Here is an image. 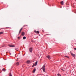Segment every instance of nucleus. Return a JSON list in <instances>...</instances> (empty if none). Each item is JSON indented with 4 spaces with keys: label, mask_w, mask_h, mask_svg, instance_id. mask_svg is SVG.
Listing matches in <instances>:
<instances>
[{
    "label": "nucleus",
    "mask_w": 76,
    "mask_h": 76,
    "mask_svg": "<svg viewBox=\"0 0 76 76\" xmlns=\"http://www.w3.org/2000/svg\"><path fill=\"white\" fill-rule=\"evenodd\" d=\"M31 63V61H30L28 60V61H27V62H26L27 64H29V63Z\"/></svg>",
    "instance_id": "nucleus-6"
},
{
    "label": "nucleus",
    "mask_w": 76,
    "mask_h": 76,
    "mask_svg": "<svg viewBox=\"0 0 76 76\" xmlns=\"http://www.w3.org/2000/svg\"><path fill=\"white\" fill-rule=\"evenodd\" d=\"M65 57H67V58H69V57H68L67 56H64Z\"/></svg>",
    "instance_id": "nucleus-19"
},
{
    "label": "nucleus",
    "mask_w": 76,
    "mask_h": 76,
    "mask_svg": "<svg viewBox=\"0 0 76 76\" xmlns=\"http://www.w3.org/2000/svg\"><path fill=\"white\" fill-rule=\"evenodd\" d=\"M16 66H19V62H17L16 64Z\"/></svg>",
    "instance_id": "nucleus-10"
},
{
    "label": "nucleus",
    "mask_w": 76,
    "mask_h": 76,
    "mask_svg": "<svg viewBox=\"0 0 76 76\" xmlns=\"http://www.w3.org/2000/svg\"><path fill=\"white\" fill-rule=\"evenodd\" d=\"M57 75L58 76H61V75L60 74H58Z\"/></svg>",
    "instance_id": "nucleus-20"
},
{
    "label": "nucleus",
    "mask_w": 76,
    "mask_h": 76,
    "mask_svg": "<svg viewBox=\"0 0 76 76\" xmlns=\"http://www.w3.org/2000/svg\"><path fill=\"white\" fill-rule=\"evenodd\" d=\"M2 70L4 72H5L6 71V70L5 69H4V68L2 69Z\"/></svg>",
    "instance_id": "nucleus-15"
},
{
    "label": "nucleus",
    "mask_w": 76,
    "mask_h": 76,
    "mask_svg": "<svg viewBox=\"0 0 76 76\" xmlns=\"http://www.w3.org/2000/svg\"><path fill=\"white\" fill-rule=\"evenodd\" d=\"M47 58H48L49 59V60H50V59H51V58L50 56H46Z\"/></svg>",
    "instance_id": "nucleus-4"
},
{
    "label": "nucleus",
    "mask_w": 76,
    "mask_h": 76,
    "mask_svg": "<svg viewBox=\"0 0 76 76\" xmlns=\"http://www.w3.org/2000/svg\"><path fill=\"white\" fill-rule=\"evenodd\" d=\"M28 26V25H24L23 26V27H25V26Z\"/></svg>",
    "instance_id": "nucleus-21"
},
{
    "label": "nucleus",
    "mask_w": 76,
    "mask_h": 76,
    "mask_svg": "<svg viewBox=\"0 0 76 76\" xmlns=\"http://www.w3.org/2000/svg\"><path fill=\"white\" fill-rule=\"evenodd\" d=\"M9 46L10 47H15V46L14 45H9Z\"/></svg>",
    "instance_id": "nucleus-7"
},
{
    "label": "nucleus",
    "mask_w": 76,
    "mask_h": 76,
    "mask_svg": "<svg viewBox=\"0 0 76 76\" xmlns=\"http://www.w3.org/2000/svg\"><path fill=\"white\" fill-rule=\"evenodd\" d=\"M63 1H62L61 2V5H63V4H64V2Z\"/></svg>",
    "instance_id": "nucleus-9"
},
{
    "label": "nucleus",
    "mask_w": 76,
    "mask_h": 76,
    "mask_svg": "<svg viewBox=\"0 0 76 76\" xmlns=\"http://www.w3.org/2000/svg\"><path fill=\"white\" fill-rule=\"evenodd\" d=\"M21 35H22L23 36H24L25 35V32H22V33Z\"/></svg>",
    "instance_id": "nucleus-12"
},
{
    "label": "nucleus",
    "mask_w": 76,
    "mask_h": 76,
    "mask_svg": "<svg viewBox=\"0 0 76 76\" xmlns=\"http://www.w3.org/2000/svg\"><path fill=\"white\" fill-rule=\"evenodd\" d=\"M7 53V52H6V53Z\"/></svg>",
    "instance_id": "nucleus-24"
},
{
    "label": "nucleus",
    "mask_w": 76,
    "mask_h": 76,
    "mask_svg": "<svg viewBox=\"0 0 76 76\" xmlns=\"http://www.w3.org/2000/svg\"><path fill=\"white\" fill-rule=\"evenodd\" d=\"M3 34V33L2 32H0V35H1V34Z\"/></svg>",
    "instance_id": "nucleus-18"
},
{
    "label": "nucleus",
    "mask_w": 76,
    "mask_h": 76,
    "mask_svg": "<svg viewBox=\"0 0 76 76\" xmlns=\"http://www.w3.org/2000/svg\"><path fill=\"white\" fill-rule=\"evenodd\" d=\"M74 49L75 50H76V48H75Z\"/></svg>",
    "instance_id": "nucleus-23"
},
{
    "label": "nucleus",
    "mask_w": 76,
    "mask_h": 76,
    "mask_svg": "<svg viewBox=\"0 0 76 76\" xmlns=\"http://www.w3.org/2000/svg\"><path fill=\"white\" fill-rule=\"evenodd\" d=\"M9 76H12V74L11 73H9Z\"/></svg>",
    "instance_id": "nucleus-16"
},
{
    "label": "nucleus",
    "mask_w": 76,
    "mask_h": 76,
    "mask_svg": "<svg viewBox=\"0 0 76 76\" xmlns=\"http://www.w3.org/2000/svg\"><path fill=\"white\" fill-rule=\"evenodd\" d=\"M71 55L72 56H73V57H74V58H75V54H73V53H71Z\"/></svg>",
    "instance_id": "nucleus-3"
},
{
    "label": "nucleus",
    "mask_w": 76,
    "mask_h": 76,
    "mask_svg": "<svg viewBox=\"0 0 76 76\" xmlns=\"http://www.w3.org/2000/svg\"><path fill=\"white\" fill-rule=\"evenodd\" d=\"M49 35V34H46V35Z\"/></svg>",
    "instance_id": "nucleus-22"
},
{
    "label": "nucleus",
    "mask_w": 76,
    "mask_h": 76,
    "mask_svg": "<svg viewBox=\"0 0 76 76\" xmlns=\"http://www.w3.org/2000/svg\"><path fill=\"white\" fill-rule=\"evenodd\" d=\"M29 51L30 53H32V48H29Z\"/></svg>",
    "instance_id": "nucleus-1"
},
{
    "label": "nucleus",
    "mask_w": 76,
    "mask_h": 76,
    "mask_svg": "<svg viewBox=\"0 0 76 76\" xmlns=\"http://www.w3.org/2000/svg\"><path fill=\"white\" fill-rule=\"evenodd\" d=\"M43 72H45V68L43 69Z\"/></svg>",
    "instance_id": "nucleus-14"
},
{
    "label": "nucleus",
    "mask_w": 76,
    "mask_h": 76,
    "mask_svg": "<svg viewBox=\"0 0 76 76\" xmlns=\"http://www.w3.org/2000/svg\"><path fill=\"white\" fill-rule=\"evenodd\" d=\"M22 29H23V28H22L20 30V31H19V35L20 34V32H21V31H22Z\"/></svg>",
    "instance_id": "nucleus-5"
},
{
    "label": "nucleus",
    "mask_w": 76,
    "mask_h": 76,
    "mask_svg": "<svg viewBox=\"0 0 76 76\" xmlns=\"http://www.w3.org/2000/svg\"><path fill=\"white\" fill-rule=\"evenodd\" d=\"M45 64H44L42 67V69H45Z\"/></svg>",
    "instance_id": "nucleus-13"
},
{
    "label": "nucleus",
    "mask_w": 76,
    "mask_h": 76,
    "mask_svg": "<svg viewBox=\"0 0 76 76\" xmlns=\"http://www.w3.org/2000/svg\"><path fill=\"white\" fill-rule=\"evenodd\" d=\"M38 63V61H36V62L35 63V64H34V65L35 66H37V64Z\"/></svg>",
    "instance_id": "nucleus-11"
},
{
    "label": "nucleus",
    "mask_w": 76,
    "mask_h": 76,
    "mask_svg": "<svg viewBox=\"0 0 76 76\" xmlns=\"http://www.w3.org/2000/svg\"><path fill=\"white\" fill-rule=\"evenodd\" d=\"M26 38V37H23V39H25Z\"/></svg>",
    "instance_id": "nucleus-17"
},
{
    "label": "nucleus",
    "mask_w": 76,
    "mask_h": 76,
    "mask_svg": "<svg viewBox=\"0 0 76 76\" xmlns=\"http://www.w3.org/2000/svg\"><path fill=\"white\" fill-rule=\"evenodd\" d=\"M34 32H35V33H36V34H39V31H37L35 30L34 31Z\"/></svg>",
    "instance_id": "nucleus-2"
},
{
    "label": "nucleus",
    "mask_w": 76,
    "mask_h": 76,
    "mask_svg": "<svg viewBox=\"0 0 76 76\" xmlns=\"http://www.w3.org/2000/svg\"><path fill=\"white\" fill-rule=\"evenodd\" d=\"M36 71V69L35 68H34V69L33 70V73H35V72Z\"/></svg>",
    "instance_id": "nucleus-8"
}]
</instances>
